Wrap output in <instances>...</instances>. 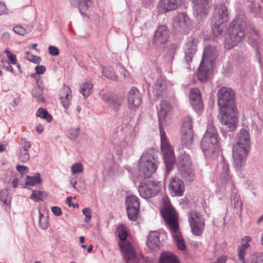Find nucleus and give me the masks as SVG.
I'll return each mask as SVG.
<instances>
[{"label": "nucleus", "mask_w": 263, "mask_h": 263, "mask_svg": "<svg viewBox=\"0 0 263 263\" xmlns=\"http://www.w3.org/2000/svg\"><path fill=\"white\" fill-rule=\"evenodd\" d=\"M128 105L130 109L139 106L142 102V95L137 88L133 87L128 93Z\"/></svg>", "instance_id": "20"}, {"label": "nucleus", "mask_w": 263, "mask_h": 263, "mask_svg": "<svg viewBox=\"0 0 263 263\" xmlns=\"http://www.w3.org/2000/svg\"><path fill=\"white\" fill-rule=\"evenodd\" d=\"M246 27L245 17L242 15H238L231 22L229 33L224 40L225 46L230 49L240 42L245 36Z\"/></svg>", "instance_id": "4"}, {"label": "nucleus", "mask_w": 263, "mask_h": 263, "mask_svg": "<svg viewBox=\"0 0 263 263\" xmlns=\"http://www.w3.org/2000/svg\"><path fill=\"white\" fill-rule=\"evenodd\" d=\"M161 147L167 172L171 171L175 162L174 149L169 143L162 126H159Z\"/></svg>", "instance_id": "9"}, {"label": "nucleus", "mask_w": 263, "mask_h": 263, "mask_svg": "<svg viewBox=\"0 0 263 263\" xmlns=\"http://www.w3.org/2000/svg\"><path fill=\"white\" fill-rule=\"evenodd\" d=\"M190 25V20L187 15L184 13H179L175 18L174 26L176 29H179L181 31H185Z\"/></svg>", "instance_id": "23"}, {"label": "nucleus", "mask_w": 263, "mask_h": 263, "mask_svg": "<svg viewBox=\"0 0 263 263\" xmlns=\"http://www.w3.org/2000/svg\"><path fill=\"white\" fill-rule=\"evenodd\" d=\"M229 19V13L226 5L222 3L217 4L214 8L211 25L215 36L219 37L225 32L226 24Z\"/></svg>", "instance_id": "5"}, {"label": "nucleus", "mask_w": 263, "mask_h": 263, "mask_svg": "<svg viewBox=\"0 0 263 263\" xmlns=\"http://www.w3.org/2000/svg\"><path fill=\"white\" fill-rule=\"evenodd\" d=\"M171 233L176 242L178 249L181 251L184 250L185 249V245L179 229L171 231Z\"/></svg>", "instance_id": "33"}, {"label": "nucleus", "mask_w": 263, "mask_h": 263, "mask_svg": "<svg viewBox=\"0 0 263 263\" xmlns=\"http://www.w3.org/2000/svg\"><path fill=\"white\" fill-rule=\"evenodd\" d=\"M18 182V179H14L12 180V183L13 185V187L14 188H16L17 187V183Z\"/></svg>", "instance_id": "64"}, {"label": "nucleus", "mask_w": 263, "mask_h": 263, "mask_svg": "<svg viewBox=\"0 0 263 263\" xmlns=\"http://www.w3.org/2000/svg\"><path fill=\"white\" fill-rule=\"evenodd\" d=\"M161 187L160 182L148 178L140 182L138 191L142 198L149 199L156 196L160 192Z\"/></svg>", "instance_id": "11"}, {"label": "nucleus", "mask_w": 263, "mask_h": 263, "mask_svg": "<svg viewBox=\"0 0 263 263\" xmlns=\"http://www.w3.org/2000/svg\"><path fill=\"white\" fill-rule=\"evenodd\" d=\"M102 73L104 77L112 81H116L117 80V76L115 72L105 67H102Z\"/></svg>", "instance_id": "42"}, {"label": "nucleus", "mask_w": 263, "mask_h": 263, "mask_svg": "<svg viewBox=\"0 0 263 263\" xmlns=\"http://www.w3.org/2000/svg\"><path fill=\"white\" fill-rule=\"evenodd\" d=\"M228 257L226 255H222L217 258V261L213 263H226Z\"/></svg>", "instance_id": "59"}, {"label": "nucleus", "mask_w": 263, "mask_h": 263, "mask_svg": "<svg viewBox=\"0 0 263 263\" xmlns=\"http://www.w3.org/2000/svg\"><path fill=\"white\" fill-rule=\"evenodd\" d=\"M83 170V165L80 163H76L71 166V172L73 174L82 173Z\"/></svg>", "instance_id": "48"}, {"label": "nucleus", "mask_w": 263, "mask_h": 263, "mask_svg": "<svg viewBox=\"0 0 263 263\" xmlns=\"http://www.w3.org/2000/svg\"><path fill=\"white\" fill-rule=\"evenodd\" d=\"M13 31L16 34L20 35H24L26 33H27L26 29L20 25H16L13 27Z\"/></svg>", "instance_id": "52"}, {"label": "nucleus", "mask_w": 263, "mask_h": 263, "mask_svg": "<svg viewBox=\"0 0 263 263\" xmlns=\"http://www.w3.org/2000/svg\"><path fill=\"white\" fill-rule=\"evenodd\" d=\"M128 235L127 232L121 230L119 233V237L121 242L119 243L120 249L126 263H139V258L136 255L131 243L126 241Z\"/></svg>", "instance_id": "10"}, {"label": "nucleus", "mask_w": 263, "mask_h": 263, "mask_svg": "<svg viewBox=\"0 0 263 263\" xmlns=\"http://www.w3.org/2000/svg\"><path fill=\"white\" fill-rule=\"evenodd\" d=\"M82 213L85 216V222H89L91 220V210L89 208H85L82 210Z\"/></svg>", "instance_id": "50"}, {"label": "nucleus", "mask_w": 263, "mask_h": 263, "mask_svg": "<svg viewBox=\"0 0 263 263\" xmlns=\"http://www.w3.org/2000/svg\"><path fill=\"white\" fill-rule=\"evenodd\" d=\"M184 182L178 177H173L170 180L168 190L172 196H181L184 191Z\"/></svg>", "instance_id": "18"}, {"label": "nucleus", "mask_w": 263, "mask_h": 263, "mask_svg": "<svg viewBox=\"0 0 263 263\" xmlns=\"http://www.w3.org/2000/svg\"><path fill=\"white\" fill-rule=\"evenodd\" d=\"M222 160L218 164V168L220 171V179L223 183L229 182L232 181V176L229 173V167L222 156Z\"/></svg>", "instance_id": "22"}, {"label": "nucleus", "mask_w": 263, "mask_h": 263, "mask_svg": "<svg viewBox=\"0 0 263 263\" xmlns=\"http://www.w3.org/2000/svg\"><path fill=\"white\" fill-rule=\"evenodd\" d=\"M170 31L166 25L159 26L154 32L152 44L155 49L162 51L169 41Z\"/></svg>", "instance_id": "14"}, {"label": "nucleus", "mask_w": 263, "mask_h": 263, "mask_svg": "<svg viewBox=\"0 0 263 263\" xmlns=\"http://www.w3.org/2000/svg\"><path fill=\"white\" fill-rule=\"evenodd\" d=\"M201 147L206 157H211L218 149V134L211 121L208 124L206 130L201 140Z\"/></svg>", "instance_id": "7"}, {"label": "nucleus", "mask_w": 263, "mask_h": 263, "mask_svg": "<svg viewBox=\"0 0 263 263\" xmlns=\"http://www.w3.org/2000/svg\"><path fill=\"white\" fill-rule=\"evenodd\" d=\"M31 144L26 139H23V145L18 150V159L22 162H27L30 158L28 150L31 148Z\"/></svg>", "instance_id": "27"}, {"label": "nucleus", "mask_w": 263, "mask_h": 263, "mask_svg": "<svg viewBox=\"0 0 263 263\" xmlns=\"http://www.w3.org/2000/svg\"><path fill=\"white\" fill-rule=\"evenodd\" d=\"M250 44L256 49V56L258 59V63H259L260 65H261L262 62L261 60V55L259 52L258 49L257 48V42L256 40H253L251 42Z\"/></svg>", "instance_id": "53"}, {"label": "nucleus", "mask_w": 263, "mask_h": 263, "mask_svg": "<svg viewBox=\"0 0 263 263\" xmlns=\"http://www.w3.org/2000/svg\"><path fill=\"white\" fill-rule=\"evenodd\" d=\"M171 109L170 103L166 100L161 101L160 104V110L158 114L159 125H162V121L167 114Z\"/></svg>", "instance_id": "32"}, {"label": "nucleus", "mask_w": 263, "mask_h": 263, "mask_svg": "<svg viewBox=\"0 0 263 263\" xmlns=\"http://www.w3.org/2000/svg\"><path fill=\"white\" fill-rule=\"evenodd\" d=\"M71 6L74 7H78L80 13L85 15L89 7L90 0H70Z\"/></svg>", "instance_id": "30"}, {"label": "nucleus", "mask_w": 263, "mask_h": 263, "mask_svg": "<svg viewBox=\"0 0 263 263\" xmlns=\"http://www.w3.org/2000/svg\"><path fill=\"white\" fill-rule=\"evenodd\" d=\"M44 87L42 85V83H40L37 81V86H35L32 90V96L33 98H35L37 101L44 103L45 102V99L42 96V94L44 91Z\"/></svg>", "instance_id": "35"}, {"label": "nucleus", "mask_w": 263, "mask_h": 263, "mask_svg": "<svg viewBox=\"0 0 263 263\" xmlns=\"http://www.w3.org/2000/svg\"><path fill=\"white\" fill-rule=\"evenodd\" d=\"M44 130V127L41 124H39L36 126V130L39 134H41Z\"/></svg>", "instance_id": "63"}, {"label": "nucleus", "mask_w": 263, "mask_h": 263, "mask_svg": "<svg viewBox=\"0 0 263 263\" xmlns=\"http://www.w3.org/2000/svg\"><path fill=\"white\" fill-rule=\"evenodd\" d=\"M80 127L71 128L69 130L68 137L71 140H76L80 135Z\"/></svg>", "instance_id": "45"}, {"label": "nucleus", "mask_w": 263, "mask_h": 263, "mask_svg": "<svg viewBox=\"0 0 263 263\" xmlns=\"http://www.w3.org/2000/svg\"><path fill=\"white\" fill-rule=\"evenodd\" d=\"M256 128L257 130H261L263 128V120L260 117H258V124L256 125Z\"/></svg>", "instance_id": "61"}, {"label": "nucleus", "mask_w": 263, "mask_h": 263, "mask_svg": "<svg viewBox=\"0 0 263 263\" xmlns=\"http://www.w3.org/2000/svg\"><path fill=\"white\" fill-rule=\"evenodd\" d=\"M218 104L221 114V128L223 136L226 138V133L233 132L237 126L236 107L235 104L234 91L229 88L223 87L217 92Z\"/></svg>", "instance_id": "1"}, {"label": "nucleus", "mask_w": 263, "mask_h": 263, "mask_svg": "<svg viewBox=\"0 0 263 263\" xmlns=\"http://www.w3.org/2000/svg\"><path fill=\"white\" fill-rule=\"evenodd\" d=\"M25 58L28 61L33 62L34 63H38L40 58L37 56L34 55L29 51L25 52Z\"/></svg>", "instance_id": "49"}, {"label": "nucleus", "mask_w": 263, "mask_h": 263, "mask_svg": "<svg viewBox=\"0 0 263 263\" xmlns=\"http://www.w3.org/2000/svg\"><path fill=\"white\" fill-rule=\"evenodd\" d=\"M190 100L193 109L199 112L203 108V104L201 99L200 90L197 88L191 89L190 93Z\"/></svg>", "instance_id": "19"}, {"label": "nucleus", "mask_w": 263, "mask_h": 263, "mask_svg": "<svg viewBox=\"0 0 263 263\" xmlns=\"http://www.w3.org/2000/svg\"><path fill=\"white\" fill-rule=\"evenodd\" d=\"M125 203L128 219L132 221H136L140 209L139 198L135 195H129L126 197Z\"/></svg>", "instance_id": "15"}, {"label": "nucleus", "mask_w": 263, "mask_h": 263, "mask_svg": "<svg viewBox=\"0 0 263 263\" xmlns=\"http://www.w3.org/2000/svg\"><path fill=\"white\" fill-rule=\"evenodd\" d=\"M5 53H6L8 59V62L13 65L16 64L17 63V58L15 54L12 53L8 49L5 50Z\"/></svg>", "instance_id": "47"}, {"label": "nucleus", "mask_w": 263, "mask_h": 263, "mask_svg": "<svg viewBox=\"0 0 263 263\" xmlns=\"http://www.w3.org/2000/svg\"><path fill=\"white\" fill-rule=\"evenodd\" d=\"M159 263H180L178 257L170 252H163L161 253Z\"/></svg>", "instance_id": "31"}, {"label": "nucleus", "mask_w": 263, "mask_h": 263, "mask_svg": "<svg viewBox=\"0 0 263 263\" xmlns=\"http://www.w3.org/2000/svg\"><path fill=\"white\" fill-rule=\"evenodd\" d=\"M92 92V84L85 82L81 85L80 92L85 97H88Z\"/></svg>", "instance_id": "39"}, {"label": "nucleus", "mask_w": 263, "mask_h": 263, "mask_svg": "<svg viewBox=\"0 0 263 263\" xmlns=\"http://www.w3.org/2000/svg\"><path fill=\"white\" fill-rule=\"evenodd\" d=\"M30 198L35 202H39L42 200L43 193L40 191L33 190Z\"/></svg>", "instance_id": "46"}, {"label": "nucleus", "mask_w": 263, "mask_h": 263, "mask_svg": "<svg viewBox=\"0 0 263 263\" xmlns=\"http://www.w3.org/2000/svg\"><path fill=\"white\" fill-rule=\"evenodd\" d=\"M160 212L162 217L170 231L179 229L176 212L169 201L163 200V207Z\"/></svg>", "instance_id": "12"}, {"label": "nucleus", "mask_w": 263, "mask_h": 263, "mask_svg": "<svg viewBox=\"0 0 263 263\" xmlns=\"http://www.w3.org/2000/svg\"><path fill=\"white\" fill-rule=\"evenodd\" d=\"M11 196L10 195L8 190L3 189L0 192V200L4 205H8L10 204Z\"/></svg>", "instance_id": "38"}, {"label": "nucleus", "mask_w": 263, "mask_h": 263, "mask_svg": "<svg viewBox=\"0 0 263 263\" xmlns=\"http://www.w3.org/2000/svg\"><path fill=\"white\" fill-rule=\"evenodd\" d=\"M250 148L249 133L247 130L241 129L237 135L236 144L233 147V165L237 171H240L243 166Z\"/></svg>", "instance_id": "2"}, {"label": "nucleus", "mask_w": 263, "mask_h": 263, "mask_svg": "<svg viewBox=\"0 0 263 263\" xmlns=\"http://www.w3.org/2000/svg\"><path fill=\"white\" fill-rule=\"evenodd\" d=\"M42 182L41 175L39 173L35 174L34 176H27L26 184L28 185L32 186L36 184H40Z\"/></svg>", "instance_id": "37"}, {"label": "nucleus", "mask_w": 263, "mask_h": 263, "mask_svg": "<svg viewBox=\"0 0 263 263\" xmlns=\"http://www.w3.org/2000/svg\"><path fill=\"white\" fill-rule=\"evenodd\" d=\"M217 57V51L215 47L208 45L204 47L197 71V78L200 82H205L209 79Z\"/></svg>", "instance_id": "3"}, {"label": "nucleus", "mask_w": 263, "mask_h": 263, "mask_svg": "<svg viewBox=\"0 0 263 263\" xmlns=\"http://www.w3.org/2000/svg\"><path fill=\"white\" fill-rule=\"evenodd\" d=\"M188 221L192 234L196 236L202 235L205 228V219L200 213L191 211L188 214Z\"/></svg>", "instance_id": "13"}, {"label": "nucleus", "mask_w": 263, "mask_h": 263, "mask_svg": "<svg viewBox=\"0 0 263 263\" xmlns=\"http://www.w3.org/2000/svg\"><path fill=\"white\" fill-rule=\"evenodd\" d=\"M48 220L47 216H46L44 214L42 213L39 211V225L40 227L43 230L46 229L48 226Z\"/></svg>", "instance_id": "43"}, {"label": "nucleus", "mask_w": 263, "mask_h": 263, "mask_svg": "<svg viewBox=\"0 0 263 263\" xmlns=\"http://www.w3.org/2000/svg\"><path fill=\"white\" fill-rule=\"evenodd\" d=\"M7 11V8L5 4L0 1V15L6 13Z\"/></svg>", "instance_id": "60"}, {"label": "nucleus", "mask_w": 263, "mask_h": 263, "mask_svg": "<svg viewBox=\"0 0 263 263\" xmlns=\"http://www.w3.org/2000/svg\"><path fill=\"white\" fill-rule=\"evenodd\" d=\"M16 170L21 173L23 174L25 171L28 170L27 166L18 165L16 166Z\"/></svg>", "instance_id": "62"}, {"label": "nucleus", "mask_w": 263, "mask_h": 263, "mask_svg": "<svg viewBox=\"0 0 263 263\" xmlns=\"http://www.w3.org/2000/svg\"><path fill=\"white\" fill-rule=\"evenodd\" d=\"M236 263H263V255L255 253L246 256H242V260L240 258H237Z\"/></svg>", "instance_id": "26"}, {"label": "nucleus", "mask_w": 263, "mask_h": 263, "mask_svg": "<svg viewBox=\"0 0 263 263\" xmlns=\"http://www.w3.org/2000/svg\"><path fill=\"white\" fill-rule=\"evenodd\" d=\"M160 233L158 231H151L147 237V246L152 250L156 251L160 249Z\"/></svg>", "instance_id": "24"}, {"label": "nucleus", "mask_w": 263, "mask_h": 263, "mask_svg": "<svg viewBox=\"0 0 263 263\" xmlns=\"http://www.w3.org/2000/svg\"><path fill=\"white\" fill-rule=\"evenodd\" d=\"M166 88L165 81L162 78L158 79L154 86V91L157 98L162 96L163 92Z\"/></svg>", "instance_id": "34"}, {"label": "nucleus", "mask_w": 263, "mask_h": 263, "mask_svg": "<svg viewBox=\"0 0 263 263\" xmlns=\"http://www.w3.org/2000/svg\"><path fill=\"white\" fill-rule=\"evenodd\" d=\"M198 40L197 38L190 36L185 44L184 52L185 60L187 64H190L193 60V58L197 52V46Z\"/></svg>", "instance_id": "16"}, {"label": "nucleus", "mask_w": 263, "mask_h": 263, "mask_svg": "<svg viewBox=\"0 0 263 263\" xmlns=\"http://www.w3.org/2000/svg\"><path fill=\"white\" fill-rule=\"evenodd\" d=\"M184 148L182 147L180 150L177 167L182 177L186 181L191 182L194 180L195 174L192 167L190 156L184 150ZM185 148H187V147Z\"/></svg>", "instance_id": "8"}, {"label": "nucleus", "mask_w": 263, "mask_h": 263, "mask_svg": "<svg viewBox=\"0 0 263 263\" xmlns=\"http://www.w3.org/2000/svg\"><path fill=\"white\" fill-rule=\"evenodd\" d=\"M11 63L5 59L0 57V66L8 71L13 72V68L11 66Z\"/></svg>", "instance_id": "44"}, {"label": "nucleus", "mask_w": 263, "mask_h": 263, "mask_svg": "<svg viewBox=\"0 0 263 263\" xmlns=\"http://www.w3.org/2000/svg\"><path fill=\"white\" fill-rule=\"evenodd\" d=\"M251 241V238L250 236H245L241 239V245L239 246L237 248L238 258H240V260H242V256L247 255V251L250 247L249 242Z\"/></svg>", "instance_id": "29"}, {"label": "nucleus", "mask_w": 263, "mask_h": 263, "mask_svg": "<svg viewBox=\"0 0 263 263\" xmlns=\"http://www.w3.org/2000/svg\"><path fill=\"white\" fill-rule=\"evenodd\" d=\"M35 70L37 74H42L45 72L46 68L44 66L39 65L36 66Z\"/></svg>", "instance_id": "58"}, {"label": "nucleus", "mask_w": 263, "mask_h": 263, "mask_svg": "<svg viewBox=\"0 0 263 263\" xmlns=\"http://www.w3.org/2000/svg\"><path fill=\"white\" fill-rule=\"evenodd\" d=\"M181 141L185 145H190L193 141L194 134L193 129L181 130Z\"/></svg>", "instance_id": "36"}, {"label": "nucleus", "mask_w": 263, "mask_h": 263, "mask_svg": "<svg viewBox=\"0 0 263 263\" xmlns=\"http://www.w3.org/2000/svg\"><path fill=\"white\" fill-rule=\"evenodd\" d=\"M260 6L258 3L252 4V8L251 11L255 13H257L260 11Z\"/></svg>", "instance_id": "57"}, {"label": "nucleus", "mask_w": 263, "mask_h": 263, "mask_svg": "<svg viewBox=\"0 0 263 263\" xmlns=\"http://www.w3.org/2000/svg\"><path fill=\"white\" fill-rule=\"evenodd\" d=\"M36 116L46 120L48 122H51L52 117L45 108H40L36 112Z\"/></svg>", "instance_id": "40"}, {"label": "nucleus", "mask_w": 263, "mask_h": 263, "mask_svg": "<svg viewBox=\"0 0 263 263\" xmlns=\"http://www.w3.org/2000/svg\"><path fill=\"white\" fill-rule=\"evenodd\" d=\"M51 210L53 214L57 216H60L62 214L61 209L59 206H52Z\"/></svg>", "instance_id": "56"}, {"label": "nucleus", "mask_w": 263, "mask_h": 263, "mask_svg": "<svg viewBox=\"0 0 263 263\" xmlns=\"http://www.w3.org/2000/svg\"><path fill=\"white\" fill-rule=\"evenodd\" d=\"M179 0H160L157 8L160 14L175 10L178 6Z\"/></svg>", "instance_id": "21"}, {"label": "nucleus", "mask_w": 263, "mask_h": 263, "mask_svg": "<svg viewBox=\"0 0 263 263\" xmlns=\"http://www.w3.org/2000/svg\"><path fill=\"white\" fill-rule=\"evenodd\" d=\"M210 0H194L193 1V8L197 14L203 15L206 13Z\"/></svg>", "instance_id": "25"}, {"label": "nucleus", "mask_w": 263, "mask_h": 263, "mask_svg": "<svg viewBox=\"0 0 263 263\" xmlns=\"http://www.w3.org/2000/svg\"><path fill=\"white\" fill-rule=\"evenodd\" d=\"M72 98L71 90L69 87L64 88L60 93V99L62 106L65 109H68L71 104Z\"/></svg>", "instance_id": "28"}, {"label": "nucleus", "mask_w": 263, "mask_h": 263, "mask_svg": "<svg viewBox=\"0 0 263 263\" xmlns=\"http://www.w3.org/2000/svg\"><path fill=\"white\" fill-rule=\"evenodd\" d=\"M159 161L153 149L145 151L139 160V175L144 178H150L158 168Z\"/></svg>", "instance_id": "6"}, {"label": "nucleus", "mask_w": 263, "mask_h": 263, "mask_svg": "<svg viewBox=\"0 0 263 263\" xmlns=\"http://www.w3.org/2000/svg\"><path fill=\"white\" fill-rule=\"evenodd\" d=\"M101 99L106 104L115 110L119 109L124 101V98L122 96L109 92L102 94Z\"/></svg>", "instance_id": "17"}, {"label": "nucleus", "mask_w": 263, "mask_h": 263, "mask_svg": "<svg viewBox=\"0 0 263 263\" xmlns=\"http://www.w3.org/2000/svg\"><path fill=\"white\" fill-rule=\"evenodd\" d=\"M179 47V45L176 43H172L170 45L168 49L169 52L173 55V57L175 54L176 50L178 49Z\"/></svg>", "instance_id": "55"}, {"label": "nucleus", "mask_w": 263, "mask_h": 263, "mask_svg": "<svg viewBox=\"0 0 263 263\" xmlns=\"http://www.w3.org/2000/svg\"><path fill=\"white\" fill-rule=\"evenodd\" d=\"M49 54L53 56H57L59 54V50L58 48L53 46H50L48 48Z\"/></svg>", "instance_id": "54"}, {"label": "nucleus", "mask_w": 263, "mask_h": 263, "mask_svg": "<svg viewBox=\"0 0 263 263\" xmlns=\"http://www.w3.org/2000/svg\"><path fill=\"white\" fill-rule=\"evenodd\" d=\"M189 129H193L192 119L190 116L187 115L183 119L181 130L184 131Z\"/></svg>", "instance_id": "41"}, {"label": "nucleus", "mask_w": 263, "mask_h": 263, "mask_svg": "<svg viewBox=\"0 0 263 263\" xmlns=\"http://www.w3.org/2000/svg\"><path fill=\"white\" fill-rule=\"evenodd\" d=\"M234 208L236 209L239 210L241 212L242 210V202L240 200V197L239 195H235L233 197Z\"/></svg>", "instance_id": "51"}]
</instances>
